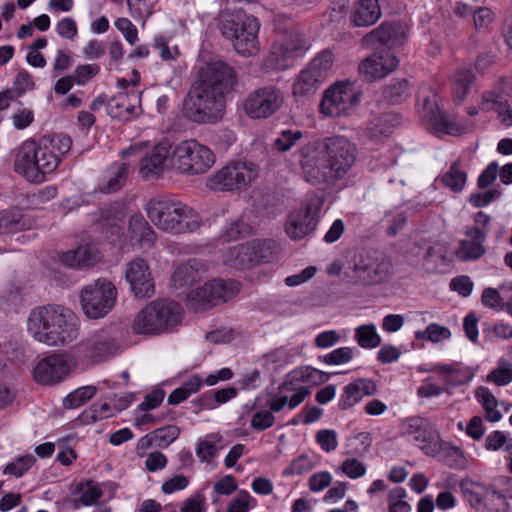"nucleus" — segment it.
Instances as JSON below:
<instances>
[{"label":"nucleus","instance_id":"f257e3e1","mask_svg":"<svg viewBox=\"0 0 512 512\" xmlns=\"http://www.w3.org/2000/svg\"><path fill=\"white\" fill-rule=\"evenodd\" d=\"M296 155L301 176L307 183L330 188L350 172L358 150L347 137L333 135L304 144Z\"/></svg>","mask_w":512,"mask_h":512},{"label":"nucleus","instance_id":"f03ea898","mask_svg":"<svg viewBox=\"0 0 512 512\" xmlns=\"http://www.w3.org/2000/svg\"><path fill=\"white\" fill-rule=\"evenodd\" d=\"M237 83L235 70L223 62L202 69L183 102V116L197 124H215L222 120L226 96Z\"/></svg>","mask_w":512,"mask_h":512},{"label":"nucleus","instance_id":"7ed1b4c3","mask_svg":"<svg viewBox=\"0 0 512 512\" xmlns=\"http://www.w3.org/2000/svg\"><path fill=\"white\" fill-rule=\"evenodd\" d=\"M80 323L69 308L49 304L35 308L27 320L28 333L38 342L48 346L69 345L79 336Z\"/></svg>","mask_w":512,"mask_h":512},{"label":"nucleus","instance_id":"20e7f679","mask_svg":"<svg viewBox=\"0 0 512 512\" xmlns=\"http://www.w3.org/2000/svg\"><path fill=\"white\" fill-rule=\"evenodd\" d=\"M144 210L159 230L173 235L194 232L201 225V217L193 208L165 196L150 199Z\"/></svg>","mask_w":512,"mask_h":512},{"label":"nucleus","instance_id":"39448f33","mask_svg":"<svg viewBox=\"0 0 512 512\" xmlns=\"http://www.w3.org/2000/svg\"><path fill=\"white\" fill-rule=\"evenodd\" d=\"M183 310L179 303L162 299L146 305L133 320L135 334L159 335L173 331L182 320Z\"/></svg>","mask_w":512,"mask_h":512},{"label":"nucleus","instance_id":"423d86ee","mask_svg":"<svg viewBox=\"0 0 512 512\" xmlns=\"http://www.w3.org/2000/svg\"><path fill=\"white\" fill-rule=\"evenodd\" d=\"M220 30L225 38L232 41L238 54L250 57L259 52L260 22L257 18L243 12L223 15L220 21Z\"/></svg>","mask_w":512,"mask_h":512},{"label":"nucleus","instance_id":"0eeeda50","mask_svg":"<svg viewBox=\"0 0 512 512\" xmlns=\"http://www.w3.org/2000/svg\"><path fill=\"white\" fill-rule=\"evenodd\" d=\"M259 176V168L248 161L231 162L209 176L206 186L215 192L240 191Z\"/></svg>","mask_w":512,"mask_h":512},{"label":"nucleus","instance_id":"6e6552de","mask_svg":"<svg viewBox=\"0 0 512 512\" xmlns=\"http://www.w3.org/2000/svg\"><path fill=\"white\" fill-rule=\"evenodd\" d=\"M172 166L181 174L205 173L215 162L213 152L194 139L180 142L173 150Z\"/></svg>","mask_w":512,"mask_h":512},{"label":"nucleus","instance_id":"1a4fd4ad","mask_svg":"<svg viewBox=\"0 0 512 512\" xmlns=\"http://www.w3.org/2000/svg\"><path fill=\"white\" fill-rule=\"evenodd\" d=\"M334 62L331 50L318 53L296 77L292 93L294 97H309L316 94L321 85L327 80Z\"/></svg>","mask_w":512,"mask_h":512},{"label":"nucleus","instance_id":"9d476101","mask_svg":"<svg viewBox=\"0 0 512 512\" xmlns=\"http://www.w3.org/2000/svg\"><path fill=\"white\" fill-rule=\"evenodd\" d=\"M79 297L85 315L90 319H100L113 309L117 289L108 279L99 278L84 286Z\"/></svg>","mask_w":512,"mask_h":512},{"label":"nucleus","instance_id":"9b49d317","mask_svg":"<svg viewBox=\"0 0 512 512\" xmlns=\"http://www.w3.org/2000/svg\"><path fill=\"white\" fill-rule=\"evenodd\" d=\"M279 245L272 239H256L230 247L225 262L235 268H248L268 262L278 252Z\"/></svg>","mask_w":512,"mask_h":512},{"label":"nucleus","instance_id":"f8f14e48","mask_svg":"<svg viewBox=\"0 0 512 512\" xmlns=\"http://www.w3.org/2000/svg\"><path fill=\"white\" fill-rule=\"evenodd\" d=\"M240 288L241 285L238 281L214 279L193 290L188 295V305L196 311L206 310L232 299L240 291Z\"/></svg>","mask_w":512,"mask_h":512},{"label":"nucleus","instance_id":"ddd939ff","mask_svg":"<svg viewBox=\"0 0 512 512\" xmlns=\"http://www.w3.org/2000/svg\"><path fill=\"white\" fill-rule=\"evenodd\" d=\"M284 103V94L275 85L257 88L246 96L242 107L251 119H267L274 115Z\"/></svg>","mask_w":512,"mask_h":512},{"label":"nucleus","instance_id":"4468645a","mask_svg":"<svg viewBox=\"0 0 512 512\" xmlns=\"http://www.w3.org/2000/svg\"><path fill=\"white\" fill-rule=\"evenodd\" d=\"M465 499L481 512H508L509 503L501 492L481 483L468 481L462 484Z\"/></svg>","mask_w":512,"mask_h":512},{"label":"nucleus","instance_id":"2eb2a0df","mask_svg":"<svg viewBox=\"0 0 512 512\" xmlns=\"http://www.w3.org/2000/svg\"><path fill=\"white\" fill-rule=\"evenodd\" d=\"M76 349L81 357L98 363L113 357L117 353L119 345L110 330L100 329L83 339Z\"/></svg>","mask_w":512,"mask_h":512},{"label":"nucleus","instance_id":"dca6fc26","mask_svg":"<svg viewBox=\"0 0 512 512\" xmlns=\"http://www.w3.org/2000/svg\"><path fill=\"white\" fill-rule=\"evenodd\" d=\"M307 48V42L303 35L291 32L281 42L273 45L263 66L267 71L285 70L290 65L289 60L303 55Z\"/></svg>","mask_w":512,"mask_h":512},{"label":"nucleus","instance_id":"f3484780","mask_svg":"<svg viewBox=\"0 0 512 512\" xmlns=\"http://www.w3.org/2000/svg\"><path fill=\"white\" fill-rule=\"evenodd\" d=\"M391 263L376 253L359 254L353 266V278L363 285H374L386 281L390 275Z\"/></svg>","mask_w":512,"mask_h":512},{"label":"nucleus","instance_id":"a211bd4d","mask_svg":"<svg viewBox=\"0 0 512 512\" xmlns=\"http://www.w3.org/2000/svg\"><path fill=\"white\" fill-rule=\"evenodd\" d=\"M360 101L359 94L351 83H338L324 93L320 102V111L329 117L345 115Z\"/></svg>","mask_w":512,"mask_h":512},{"label":"nucleus","instance_id":"6ab92c4d","mask_svg":"<svg viewBox=\"0 0 512 512\" xmlns=\"http://www.w3.org/2000/svg\"><path fill=\"white\" fill-rule=\"evenodd\" d=\"M76 365V360L67 353L52 354L40 360L34 368V379L42 385L63 381Z\"/></svg>","mask_w":512,"mask_h":512},{"label":"nucleus","instance_id":"aec40b11","mask_svg":"<svg viewBox=\"0 0 512 512\" xmlns=\"http://www.w3.org/2000/svg\"><path fill=\"white\" fill-rule=\"evenodd\" d=\"M402 434L427 455L434 457L438 455L439 435L434 425L423 417H410L402 427Z\"/></svg>","mask_w":512,"mask_h":512},{"label":"nucleus","instance_id":"412c9836","mask_svg":"<svg viewBox=\"0 0 512 512\" xmlns=\"http://www.w3.org/2000/svg\"><path fill=\"white\" fill-rule=\"evenodd\" d=\"M40 166L43 176L54 172L72 146V139L65 134H53L41 137L38 141Z\"/></svg>","mask_w":512,"mask_h":512},{"label":"nucleus","instance_id":"4be33fe9","mask_svg":"<svg viewBox=\"0 0 512 512\" xmlns=\"http://www.w3.org/2000/svg\"><path fill=\"white\" fill-rule=\"evenodd\" d=\"M39 154L38 142L33 139L25 140L15 150L14 170L31 183L44 181Z\"/></svg>","mask_w":512,"mask_h":512},{"label":"nucleus","instance_id":"5701e85b","mask_svg":"<svg viewBox=\"0 0 512 512\" xmlns=\"http://www.w3.org/2000/svg\"><path fill=\"white\" fill-rule=\"evenodd\" d=\"M321 205L307 204L303 209L291 212L286 224V233L293 240L303 239L313 233L319 221Z\"/></svg>","mask_w":512,"mask_h":512},{"label":"nucleus","instance_id":"b1692460","mask_svg":"<svg viewBox=\"0 0 512 512\" xmlns=\"http://www.w3.org/2000/svg\"><path fill=\"white\" fill-rule=\"evenodd\" d=\"M125 277L136 298H150L155 293L153 278L147 262L136 258L127 264Z\"/></svg>","mask_w":512,"mask_h":512},{"label":"nucleus","instance_id":"393cba45","mask_svg":"<svg viewBox=\"0 0 512 512\" xmlns=\"http://www.w3.org/2000/svg\"><path fill=\"white\" fill-rule=\"evenodd\" d=\"M330 375L316 368L305 366L290 371L283 383L279 386L281 392H296L301 389H310L328 381Z\"/></svg>","mask_w":512,"mask_h":512},{"label":"nucleus","instance_id":"a878e982","mask_svg":"<svg viewBox=\"0 0 512 512\" xmlns=\"http://www.w3.org/2000/svg\"><path fill=\"white\" fill-rule=\"evenodd\" d=\"M399 64L397 57L388 50L376 51L359 64V72L369 80H377L394 71Z\"/></svg>","mask_w":512,"mask_h":512},{"label":"nucleus","instance_id":"bb28decb","mask_svg":"<svg viewBox=\"0 0 512 512\" xmlns=\"http://www.w3.org/2000/svg\"><path fill=\"white\" fill-rule=\"evenodd\" d=\"M487 232L480 227H467L455 256L462 262L477 261L486 253Z\"/></svg>","mask_w":512,"mask_h":512},{"label":"nucleus","instance_id":"cd10ccee","mask_svg":"<svg viewBox=\"0 0 512 512\" xmlns=\"http://www.w3.org/2000/svg\"><path fill=\"white\" fill-rule=\"evenodd\" d=\"M408 32L409 30L406 24L384 22L367 33L362 38V44L372 46L376 43H380L388 46H397L407 39Z\"/></svg>","mask_w":512,"mask_h":512},{"label":"nucleus","instance_id":"c85d7f7f","mask_svg":"<svg viewBox=\"0 0 512 512\" xmlns=\"http://www.w3.org/2000/svg\"><path fill=\"white\" fill-rule=\"evenodd\" d=\"M107 107L112 118L128 120L141 112V92L134 89L118 92L110 99Z\"/></svg>","mask_w":512,"mask_h":512},{"label":"nucleus","instance_id":"c756f323","mask_svg":"<svg viewBox=\"0 0 512 512\" xmlns=\"http://www.w3.org/2000/svg\"><path fill=\"white\" fill-rule=\"evenodd\" d=\"M171 155V145L168 142H160L151 150L145 152L140 160L139 173L143 178L160 176Z\"/></svg>","mask_w":512,"mask_h":512},{"label":"nucleus","instance_id":"7c9ffc66","mask_svg":"<svg viewBox=\"0 0 512 512\" xmlns=\"http://www.w3.org/2000/svg\"><path fill=\"white\" fill-rule=\"evenodd\" d=\"M512 102V78L500 77L491 90L481 94V109H504Z\"/></svg>","mask_w":512,"mask_h":512},{"label":"nucleus","instance_id":"2f4dec72","mask_svg":"<svg viewBox=\"0 0 512 512\" xmlns=\"http://www.w3.org/2000/svg\"><path fill=\"white\" fill-rule=\"evenodd\" d=\"M377 391V385L372 379L360 378L343 388L338 406L347 410L355 406L364 396H370Z\"/></svg>","mask_w":512,"mask_h":512},{"label":"nucleus","instance_id":"473e14b6","mask_svg":"<svg viewBox=\"0 0 512 512\" xmlns=\"http://www.w3.org/2000/svg\"><path fill=\"white\" fill-rule=\"evenodd\" d=\"M128 233L133 244L143 248H152L157 235L141 214H134L129 219Z\"/></svg>","mask_w":512,"mask_h":512},{"label":"nucleus","instance_id":"72a5a7b5","mask_svg":"<svg viewBox=\"0 0 512 512\" xmlns=\"http://www.w3.org/2000/svg\"><path fill=\"white\" fill-rule=\"evenodd\" d=\"M99 259L98 250L91 244L78 246L76 249L64 252L60 256V261L71 268L92 266Z\"/></svg>","mask_w":512,"mask_h":512},{"label":"nucleus","instance_id":"f704fd0d","mask_svg":"<svg viewBox=\"0 0 512 512\" xmlns=\"http://www.w3.org/2000/svg\"><path fill=\"white\" fill-rule=\"evenodd\" d=\"M380 17L378 0H359L351 15V22L357 27H367L376 23Z\"/></svg>","mask_w":512,"mask_h":512},{"label":"nucleus","instance_id":"c9c22d12","mask_svg":"<svg viewBox=\"0 0 512 512\" xmlns=\"http://www.w3.org/2000/svg\"><path fill=\"white\" fill-rule=\"evenodd\" d=\"M201 277V264L196 259H190L187 262L178 265L173 274L171 281L175 288L189 287Z\"/></svg>","mask_w":512,"mask_h":512},{"label":"nucleus","instance_id":"e433bc0d","mask_svg":"<svg viewBox=\"0 0 512 512\" xmlns=\"http://www.w3.org/2000/svg\"><path fill=\"white\" fill-rule=\"evenodd\" d=\"M31 227L30 219L26 218L18 208L0 211V235L16 233Z\"/></svg>","mask_w":512,"mask_h":512},{"label":"nucleus","instance_id":"4c0bfd02","mask_svg":"<svg viewBox=\"0 0 512 512\" xmlns=\"http://www.w3.org/2000/svg\"><path fill=\"white\" fill-rule=\"evenodd\" d=\"M475 399L481 405L484 411V418L491 423L499 422L503 415L498 409L499 401L485 386H480L475 390Z\"/></svg>","mask_w":512,"mask_h":512},{"label":"nucleus","instance_id":"58836bf2","mask_svg":"<svg viewBox=\"0 0 512 512\" xmlns=\"http://www.w3.org/2000/svg\"><path fill=\"white\" fill-rule=\"evenodd\" d=\"M397 123L398 119L395 114L384 113L367 124L365 135L371 140L378 141L382 137L388 136Z\"/></svg>","mask_w":512,"mask_h":512},{"label":"nucleus","instance_id":"ea45409f","mask_svg":"<svg viewBox=\"0 0 512 512\" xmlns=\"http://www.w3.org/2000/svg\"><path fill=\"white\" fill-rule=\"evenodd\" d=\"M438 454L443 463L452 469H465L467 467V458L465 452L457 446L448 442L438 440Z\"/></svg>","mask_w":512,"mask_h":512},{"label":"nucleus","instance_id":"a19ab883","mask_svg":"<svg viewBox=\"0 0 512 512\" xmlns=\"http://www.w3.org/2000/svg\"><path fill=\"white\" fill-rule=\"evenodd\" d=\"M475 75L470 69L458 70L452 81V98L456 104H462L470 91L471 84L474 82Z\"/></svg>","mask_w":512,"mask_h":512},{"label":"nucleus","instance_id":"79ce46f5","mask_svg":"<svg viewBox=\"0 0 512 512\" xmlns=\"http://www.w3.org/2000/svg\"><path fill=\"white\" fill-rule=\"evenodd\" d=\"M107 180L100 185V190L104 193H114L119 191L127 181L129 174V164H114L109 168Z\"/></svg>","mask_w":512,"mask_h":512},{"label":"nucleus","instance_id":"37998d69","mask_svg":"<svg viewBox=\"0 0 512 512\" xmlns=\"http://www.w3.org/2000/svg\"><path fill=\"white\" fill-rule=\"evenodd\" d=\"M411 96V87L406 79H394L383 89V98L391 104H400Z\"/></svg>","mask_w":512,"mask_h":512},{"label":"nucleus","instance_id":"c03bdc74","mask_svg":"<svg viewBox=\"0 0 512 512\" xmlns=\"http://www.w3.org/2000/svg\"><path fill=\"white\" fill-rule=\"evenodd\" d=\"M435 98L436 94L429 85L419 87L416 105L419 113L426 120L439 110Z\"/></svg>","mask_w":512,"mask_h":512},{"label":"nucleus","instance_id":"a18cd8bd","mask_svg":"<svg viewBox=\"0 0 512 512\" xmlns=\"http://www.w3.org/2000/svg\"><path fill=\"white\" fill-rule=\"evenodd\" d=\"M427 121L431 123L436 131L449 135H459L464 130L450 115L439 110L432 114Z\"/></svg>","mask_w":512,"mask_h":512},{"label":"nucleus","instance_id":"49530a36","mask_svg":"<svg viewBox=\"0 0 512 512\" xmlns=\"http://www.w3.org/2000/svg\"><path fill=\"white\" fill-rule=\"evenodd\" d=\"M304 132L299 129H283L273 141V147L280 153L290 151L302 138Z\"/></svg>","mask_w":512,"mask_h":512},{"label":"nucleus","instance_id":"de8ad7c7","mask_svg":"<svg viewBox=\"0 0 512 512\" xmlns=\"http://www.w3.org/2000/svg\"><path fill=\"white\" fill-rule=\"evenodd\" d=\"M97 393L96 386L88 385L79 387L69 393L63 401V406L66 409H75L84 405L87 401L92 399Z\"/></svg>","mask_w":512,"mask_h":512},{"label":"nucleus","instance_id":"09e8293b","mask_svg":"<svg viewBox=\"0 0 512 512\" xmlns=\"http://www.w3.org/2000/svg\"><path fill=\"white\" fill-rule=\"evenodd\" d=\"M448 265L445 250L441 246H431L424 256V266L431 273L442 272L443 267Z\"/></svg>","mask_w":512,"mask_h":512},{"label":"nucleus","instance_id":"8fccbe9b","mask_svg":"<svg viewBox=\"0 0 512 512\" xmlns=\"http://www.w3.org/2000/svg\"><path fill=\"white\" fill-rule=\"evenodd\" d=\"M355 339L358 345L365 349L376 348L381 343V337L377 333L374 324H365L356 328Z\"/></svg>","mask_w":512,"mask_h":512},{"label":"nucleus","instance_id":"3c124183","mask_svg":"<svg viewBox=\"0 0 512 512\" xmlns=\"http://www.w3.org/2000/svg\"><path fill=\"white\" fill-rule=\"evenodd\" d=\"M466 180L467 174L460 169L458 161L452 163L449 170L442 176L443 184L454 192L462 191Z\"/></svg>","mask_w":512,"mask_h":512},{"label":"nucleus","instance_id":"603ef678","mask_svg":"<svg viewBox=\"0 0 512 512\" xmlns=\"http://www.w3.org/2000/svg\"><path fill=\"white\" fill-rule=\"evenodd\" d=\"M486 382L494 383L497 386L510 384L512 382V363L501 359L497 367L486 376Z\"/></svg>","mask_w":512,"mask_h":512},{"label":"nucleus","instance_id":"864d4df0","mask_svg":"<svg viewBox=\"0 0 512 512\" xmlns=\"http://www.w3.org/2000/svg\"><path fill=\"white\" fill-rule=\"evenodd\" d=\"M451 337L450 330L441 326L437 323L429 324L425 330L416 331L415 338L421 341H431L433 343H438L440 341L449 339Z\"/></svg>","mask_w":512,"mask_h":512},{"label":"nucleus","instance_id":"5fc2aeb1","mask_svg":"<svg viewBox=\"0 0 512 512\" xmlns=\"http://www.w3.org/2000/svg\"><path fill=\"white\" fill-rule=\"evenodd\" d=\"M115 414H116V411L114 409V405L111 406L108 403H102V404L95 403L91 407L86 409L82 413L81 417L85 423H90V422H97V421L112 417Z\"/></svg>","mask_w":512,"mask_h":512},{"label":"nucleus","instance_id":"6e6d98bb","mask_svg":"<svg viewBox=\"0 0 512 512\" xmlns=\"http://www.w3.org/2000/svg\"><path fill=\"white\" fill-rule=\"evenodd\" d=\"M317 462L313 460L308 454H301L293 459L290 465L283 471L284 476L303 475L310 472Z\"/></svg>","mask_w":512,"mask_h":512},{"label":"nucleus","instance_id":"4d7b16f0","mask_svg":"<svg viewBox=\"0 0 512 512\" xmlns=\"http://www.w3.org/2000/svg\"><path fill=\"white\" fill-rule=\"evenodd\" d=\"M355 349L352 347H340L320 357L327 365H341L350 362L354 358Z\"/></svg>","mask_w":512,"mask_h":512},{"label":"nucleus","instance_id":"13d9d810","mask_svg":"<svg viewBox=\"0 0 512 512\" xmlns=\"http://www.w3.org/2000/svg\"><path fill=\"white\" fill-rule=\"evenodd\" d=\"M485 448L490 451L505 449L512 450V438H509L505 432L496 430L491 432L485 439Z\"/></svg>","mask_w":512,"mask_h":512},{"label":"nucleus","instance_id":"bf43d9fd","mask_svg":"<svg viewBox=\"0 0 512 512\" xmlns=\"http://www.w3.org/2000/svg\"><path fill=\"white\" fill-rule=\"evenodd\" d=\"M250 227L240 220L228 223L220 234V239L225 242L235 241L248 234Z\"/></svg>","mask_w":512,"mask_h":512},{"label":"nucleus","instance_id":"052dcab7","mask_svg":"<svg viewBox=\"0 0 512 512\" xmlns=\"http://www.w3.org/2000/svg\"><path fill=\"white\" fill-rule=\"evenodd\" d=\"M153 432L154 439L157 441L158 448H166L174 442L180 435V430L176 425H167Z\"/></svg>","mask_w":512,"mask_h":512},{"label":"nucleus","instance_id":"680f3d73","mask_svg":"<svg viewBox=\"0 0 512 512\" xmlns=\"http://www.w3.org/2000/svg\"><path fill=\"white\" fill-rule=\"evenodd\" d=\"M35 462V458L32 455H24L17 457L13 462H10L4 468V474H10L15 477H21L26 471H28Z\"/></svg>","mask_w":512,"mask_h":512},{"label":"nucleus","instance_id":"e2e57ef3","mask_svg":"<svg viewBox=\"0 0 512 512\" xmlns=\"http://www.w3.org/2000/svg\"><path fill=\"white\" fill-rule=\"evenodd\" d=\"M237 395V390L233 387L223 388L217 391H213L212 395L205 394L202 397L204 405L208 408H214L215 404H224L229 400L233 399Z\"/></svg>","mask_w":512,"mask_h":512},{"label":"nucleus","instance_id":"0e129e2a","mask_svg":"<svg viewBox=\"0 0 512 512\" xmlns=\"http://www.w3.org/2000/svg\"><path fill=\"white\" fill-rule=\"evenodd\" d=\"M237 482L234 476L225 475L214 483L213 490L215 496L212 497V502L218 501V496H229L237 490Z\"/></svg>","mask_w":512,"mask_h":512},{"label":"nucleus","instance_id":"69168bd1","mask_svg":"<svg viewBox=\"0 0 512 512\" xmlns=\"http://www.w3.org/2000/svg\"><path fill=\"white\" fill-rule=\"evenodd\" d=\"M255 505L256 500L246 490H240L231 500L227 512H248Z\"/></svg>","mask_w":512,"mask_h":512},{"label":"nucleus","instance_id":"338daca9","mask_svg":"<svg viewBox=\"0 0 512 512\" xmlns=\"http://www.w3.org/2000/svg\"><path fill=\"white\" fill-rule=\"evenodd\" d=\"M81 495L79 502L84 506H91L98 502L103 496V492L100 487L92 481L87 482L80 488Z\"/></svg>","mask_w":512,"mask_h":512},{"label":"nucleus","instance_id":"774afa93","mask_svg":"<svg viewBox=\"0 0 512 512\" xmlns=\"http://www.w3.org/2000/svg\"><path fill=\"white\" fill-rule=\"evenodd\" d=\"M99 72L100 66L98 64H82L75 68L72 77L77 85H85Z\"/></svg>","mask_w":512,"mask_h":512}]
</instances>
